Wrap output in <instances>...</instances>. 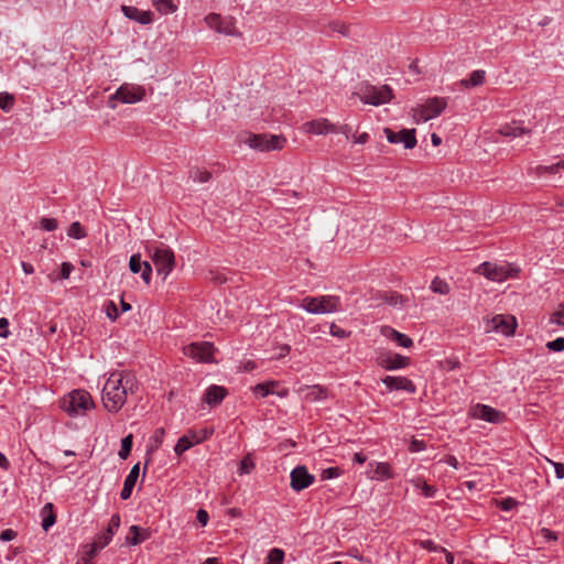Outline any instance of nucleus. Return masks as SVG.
<instances>
[{"label":"nucleus","mask_w":564,"mask_h":564,"mask_svg":"<svg viewBox=\"0 0 564 564\" xmlns=\"http://www.w3.org/2000/svg\"><path fill=\"white\" fill-rule=\"evenodd\" d=\"M138 381L132 372L117 370L110 373L102 388V404L110 413L119 412L128 394L135 393Z\"/></svg>","instance_id":"obj_1"},{"label":"nucleus","mask_w":564,"mask_h":564,"mask_svg":"<svg viewBox=\"0 0 564 564\" xmlns=\"http://www.w3.org/2000/svg\"><path fill=\"white\" fill-rule=\"evenodd\" d=\"M520 271L521 269L518 264L507 261H485L475 269L476 273L484 275L486 279L497 283H502L509 279L518 278Z\"/></svg>","instance_id":"obj_2"},{"label":"nucleus","mask_w":564,"mask_h":564,"mask_svg":"<svg viewBox=\"0 0 564 564\" xmlns=\"http://www.w3.org/2000/svg\"><path fill=\"white\" fill-rule=\"evenodd\" d=\"M147 250L155 267L156 273L165 280L175 267L173 250L163 243L149 246Z\"/></svg>","instance_id":"obj_3"},{"label":"nucleus","mask_w":564,"mask_h":564,"mask_svg":"<svg viewBox=\"0 0 564 564\" xmlns=\"http://www.w3.org/2000/svg\"><path fill=\"white\" fill-rule=\"evenodd\" d=\"M300 307L310 314H329L341 311V303L335 295L305 296Z\"/></svg>","instance_id":"obj_4"},{"label":"nucleus","mask_w":564,"mask_h":564,"mask_svg":"<svg viewBox=\"0 0 564 564\" xmlns=\"http://www.w3.org/2000/svg\"><path fill=\"white\" fill-rule=\"evenodd\" d=\"M93 406L91 395L85 390H73L61 400V408L70 416L84 415Z\"/></svg>","instance_id":"obj_5"},{"label":"nucleus","mask_w":564,"mask_h":564,"mask_svg":"<svg viewBox=\"0 0 564 564\" xmlns=\"http://www.w3.org/2000/svg\"><path fill=\"white\" fill-rule=\"evenodd\" d=\"M242 142L257 151H275L281 150L284 147L285 138L276 134L249 133Z\"/></svg>","instance_id":"obj_6"},{"label":"nucleus","mask_w":564,"mask_h":564,"mask_svg":"<svg viewBox=\"0 0 564 564\" xmlns=\"http://www.w3.org/2000/svg\"><path fill=\"white\" fill-rule=\"evenodd\" d=\"M357 95L364 104L380 106L391 100L392 90L387 85L377 87L367 84L359 89Z\"/></svg>","instance_id":"obj_7"},{"label":"nucleus","mask_w":564,"mask_h":564,"mask_svg":"<svg viewBox=\"0 0 564 564\" xmlns=\"http://www.w3.org/2000/svg\"><path fill=\"white\" fill-rule=\"evenodd\" d=\"M145 90L141 86H134L129 84L121 85L116 93L109 98V107L115 108V100H119L122 104H135L143 99Z\"/></svg>","instance_id":"obj_8"},{"label":"nucleus","mask_w":564,"mask_h":564,"mask_svg":"<svg viewBox=\"0 0 564 564\" xmlns=\"http://www.w3.org/2000/svg\"><path fill=\"white\" fill-rule=\"evenodd\" d=\"M214 351V345L209 341L191 343L183 347V354L197 362H213Z\"/></svg>","instance_id":"obj_9"},{"label":"nucleus","mask_w":564,"mask_h":564,"mask_svg":"<svg viewBox=\"0 0 564 564\" xmlns=\"http://www.w3.org/2000/svg\"><path fill=\"white\" fill-rule=\"evenodd\" d=\"M205 22L208 28L215 30L217 33L230 36L240 35V32L235 26L232 18L221 17L218 13H209L205 17Z\"/></svg>","instance_id":"obj_10"},{"label":"nucleus","mask_w":564,"mask_h":564,"mask_svg":"<svg viewBox=\"0 0 564 564\" xmlns=\"http://www.w3.org/2000/svg\"><path fill=\"white\" fill-rule=\"evenodd\" d=\"M376 362L382 369L393 371L406 368L410 365V358L397 352L384 351L377 356Z\"/></svg>","instance_id":"obj_11"},{"label":"nucleus","mask_w":564,"mask_h":564,"mask_svg":"<svg viewBox=\"0 0 564 564\" xmlns=\"http://www.w3.org/2000/svg\"><path fill=\"white\" fill-rule=\"evenodd\" d=\"M290 478V486L296 492L308 488L315 481L314 475L310 474L307 468L303 465L293 468Z\"/></svg>","instance_id":"obj_12"},{"label":"nucleus","mask_w":564,"mask_h":564,"mask_svg":"<svg viewBox=\"0 0 564 564\" xmlns=\"http://www.w3.org/2000/svg\"><path fill=\"white\" fill-rule=\"evenodd\" d=\"M470 416L474 419L482 420L489 423L498 424L503 422L506 415L505 413L487 405V404H476L469 411Z\"/></svg>","instance_id":"obj_13"},{"label":"nucleus","mask_w":564,"mask_h":564,"mask_svg":"<svg viewBox=\"0 0 564 564\" xmlns=\"http://www.w3.org/2000/svg\"><path fill=\"white\" fill-rule=\"evenodd\" d=\"M387 140L392 144L402 143L405 149H413L416 145L415 129H402L398 132L384 128Z\"/></svg>","instance_id":"obj_14"},{"label":"nucleus","mask_w":564,"mask_h":564,"mask_svg":"<svg viewBox=\"0 0 564 564\" xmlns=\"http://www.w3.org/2000/svg\"><path fill=\"white\" fill-rule=\"evenodd\" d=\"M490 330L500 333L505 336H511L516 332L517 321L511 315H496L491 318L488 325Z\"/></svg>","instance_id":"obj_15"},{"label":"nucleus","mask_w":564,"mask_h":564,"mask_svg":"<svg viewBox=\"0 0 564 564\" xmlns=\"http://www.w3.org/2000/svg\"><path fill=\"white\" fill-rule=\"evenodd\" d=\"M382 382L389 391H405L411 394L416 391L415 384L405 377L386 376Z\"/></svg>","instance_id":"obj_16"},{"label":"nucleus","mask_w":564,"mask_h":564,"mask_svg":"<svg viewBox=\"0 0 564 564\" xmlns=\"http://www.w3.org/2000/svg\"><path fill=\"white\" fill-rule=\"evenodd\" d=\"M366 474L368 478L379 481L393 478L391 466L388 463L382 462L369 463Z\"/></svg>","instance_id":"obj_17"},{"label":"nucleus","mask_w":564,"mask_h":564,"mask_svg":"<svg viewBox=\"0 0 564 564\" xmlns=\"http://www.w3.org/2000/svg\"><path fill=\"white\" fill-rule=\"evenodd\" d=\"M303 128H304L305 132L316 134V135L333 133L336 131V126L333 124L326 118H319V119L307 121L303 124Z\"/></svg>","instance_id":"obj_18"},{"label":"nucleus","mask_w":564,"mask_h":564,"mask_svg":"<svg viewBox=\"0 0 564 564\" xmlns=\"http://www.w3.org/2000/svg\"><path fill=\"white\" fill-rule=\"evenodd\" d=\"M129 268L132 273H141L142 280L149 284L152 278V267L148 261H142L139 253L132 254L129 261Z\"/></svg>","instance_id":"obj_19"},{"label":"nucleus","mask_w":564,"mask_h":564,"mask_svg":"<svg viewBox=\"0 0 564 564\" xmlns=\"http://www.w3.org/2000/svg\"><path fill=\"white\" fill-rule=\"evenodd\" d=\"M121 12L127 19L133 20L142 25H148L153 22V13L149 10L142 11L133 6H121Z\"/></svg>","instance_id":"obj_20"},{"label":"nucleus","mask_w":564,"mask_h":564,"mask_svg":"<svg viewBox=\"0 0 564 564\" xmlns=\"http://www.w3.org/2000/svg\"><path fill=\"white\" fill-rule=\"evenodd\" d=\"M278 386H279L278 381L269 380V381L256 384L252 388V391H253L254 395L258 397V398H267L270 394H276V395H279L281 398L286 397L288 395V390L284 389L282 391H275V388Z\"/></svg>","instance_id":"obj_21"},{"label":"nucleus","mask_w":564,"mask_h":564,"mask_svg":"<svg viewBox=\"0 0 564 564\" xmlns=\"http://www.w3.org/2000/svg\"><path fill=\"white\" fill-rule=\"evenodd\" d=\"M226 395H227L226 388H224L221 386L212 384L205 390L203 400L210 408H214V406L220 404Z\"/></svg>","instance_id":"obj_22"},{"label":"nucleus","mask_w":564,"mask_h":564,"mask_svg":"<svg viewBox=\"0 0 564 564\" xmlns=\"http://www.w3.org/2000/svg\"><path fill=\"white\" fill-rule=\"evenodd\" d=\"M446 108V101L444 98H432L426 101L422 110V117L426 121L442 113Z\"/></svg>","instance_id":"obj_23"},{"label":"nucleus","mask_w":564,"mask_h":564,"mask_svg":"<svg viewBox=\"0 0 564 564\" xmlns=\"http://www.w3.org/2000/svg\"><path fill=\"white\" fill-rule=\"evenodd\" d=\"M139 474H140V464L137 463L135 465L132 466V468L130 469V473L128 474V476L126 477V479L123 481V487L120 492V498L122 500H128L131 497L132 490H133L135 482L139 478Z\"/></svg>","instance_id":"obj_24"},{"label":"nucleus","mask_w":564,"mask_h":564,"mask_svg":"<svg viewBox=\"0 0 564 564\" xmlns=\"http://www.w3.org/2000/svg\"><path fill=\"white\" fill-rule=\"evenodd\" d=\"M150 538L151 532L149 529L133 524L129 528V533L126 536V544L135 546Z\"/></svg>","instance_id":"obj_25"},{"label":"nucleus","mask_w":564,"mask_h":564,"mask_svg":"<svg viewBox=\"0 0 564 564\" xmlns=\"http://www.w3.org/2000/svg\"><path fill=\"white\" fill-rule=\"evenodd\" d=\"M40 516L42 519L41 527L45 532H47L56 522V514L54 512L53 503H45L40 511Z\"/></svg>","instance_id":"obj_26"},{"label":"nucleus","mask_w":564,"mask_h":564,"mask_svg":"<svg viewBox=\"0 0 564 564\" xmlns=\"http://www.w3.org/2000/svg\"><path fill=\"white\" fill-rule=\"evenodd\" d=\"M530 132L531 130L524 128L522 124L516 121L505 124L500 128V133L508 138H518Z\"/></svg>","instance_id":"obj_27"},{"label":"nucleus","mask_w":564,"mask_h":564,"mask_svg":"<svg viewBox=\"0 0 564 564\" xmlns=\"http://www.w3.org/2000/svg\"><path fill=\"white\" fill-rule=\"evenodd\" d=\"M486 72L484 69L473 70L468 78L459 80V85L464 88H474L484 84Z\"/></svg>","instance_id":"obj_28"},{"label":"nucleus","mask_w":564,"mask_h":564,"mask_svg":"<svg viewBox=\"0 0 564 564\" xmlns=\"http://www.w3.org/2000/svg\"><path fill=\"white\" fill-rule=\"evenodd\" d=\"M561 170H564V161L562 160L551 165H536L532 169V173L539 177L543 175L552 176L558 173Z\"/></svg>","instance_id":"obj_29"},{"label":"nucleus","mask_w":564,"mask_h":564,"mask_svg":"<svg viewBox=\"0 0 564 564\" xmlns=\"http://www.w3.org/2000/svg\"><path fill=\"white\" fill-rule=\"evenodd\" d=\"M387 330L388 333H384V335L388 336L391 340L395 341L399 346L403 348L413 347L414 343L408 335L400 333L391 327H388Z\"/></svg>","instance_id":"obj_30"},{"label":"nucleus","mask_w":564,"mask_h":564,"mask_svg":"<svg viewBox=\"0 0 564 564\" xmlns=\"http://www.w3.org/2000/svg\"><path fill=\"white\" fill-rule=\"evenodd\" d=\"M198 444V440L193 438L192 432L181 436L174 446V452L177 456H181L184 452Z\"/></svg>","instance_id":"obj_31"},{"label":"nucleus","mask_w":564,"mask_h":564,"mask_svg":"<svg viewBox=\"0 0 564 564\" xmlns=\"http://www.w3.org/2000/svg\"><path fill=\"white\" fill-rule=\"evenodd\" d=\"M165 436V430L163 427H159L154 431L152 436L150 437V443L148 445V453L154 452L159 449V447L162 445L163 440Z\"/></svg>","instance_id":"obj_32"},{"label":"nucleus","mask_w":564,"mask_h":564,"mask_svg":"<svg viewBox=\"0 0 564 564\" xmlns=\"http://www.w3.org/2000/svg\"><path fill=\"white\" fill-rule=\"evenodd\" d=\"M153 7L161 13V14H170L177 10V6L174 4L173 0H154Z\"/></svg>","instance_id":"obj_33"},{"label":"nucleus","mask_w":564,"mask_h":564,"mask_svg":"<svg viewBox=\"0 0 564 564\" xmlns=\"http://www.w3.org/2000/svg\"><path fill=\"white\" fill-rule=\"evenodd\" d=\"M132 445H133V435L132 434H128L127 436H124L122 440H121V447L118 452V456L121 458V459H127L131 453V449H132Z\"/></svg>","instance_id":"obj_34"},{"label":"nucleus","mask_w":564,"mask_h":564,"mask_svg":"<svg viewBox=\"0 0 564 564\" xmlns=\"http://www.w3.org/2000/svg\"><path fill=\"white\" fill-rule=\"evenodd\" d=\"M306 398L312 401H322L327 398V389L319 384L312 386Z\"/></svg>","instance_id":"obj_35"},{"label":"nucleus","mask_w":564,"mask_h":564,"mask_svg":"<svg viewBox=\"0 0 564 564\" xmlns=\"http://www.w3.org/2000/svg\"><path fill=\"white\" fill-rule=\"evenodd\" d=\"M412 484L415 488L421 489L423 495L426 498H433V497H435V495L437 492V490L434 486L426 484L425 481H423L420 478L412 480Z\"/></svg>","instance_id":"obj_36"},{"label":"nucleus","mask_w":564,"mask_h":564,"mask_svg":"<svg viewBox=\"0 0 564 564\" xmlns=\"http://www.w3.org/2000/svg\"><path fill=\"white\" fill-rule=\"evenodd\" d=\"M189 177L194 182L206 183L210 180L212 174L208 171L199 170L198 167H193L189 170Z\"/></svg>","instance_id":"obj_37"},{"label":"nucleus","mask_w":564,"mask_h":564,"mask_svg":"<svg viewBox=\"0 0 564 564\" xmlns=\"http://www.w3.org/2000/svg\"><path fill=\"white\" fill-rule=\"evenodd\" d=\"M430 288L434 293H438V294H443V295L448 294L449 290H451L449 284L440 278L433 279Z\"/></svg>","instance_id":"obj_38"},{"label":"nucleus","mask_w":564,"mask_h":564,"mask_svg":"<svg viewBox=\"0 0 564 564\" xmlns=\"http://www.w3.org/2000/svg\"><path fill=\"white\" fill-rule=\"evenodd\" d=\"M382 300L393 307H401L404 302L403 296L397 292H386L382 295Z\"/></svg>","instance_id":"obj_39"},{"label":"nucleus","mask_w":564,"mask_h":564,"mask_svg":"<svg viewBox=\"0 0 564 564\" xmlns=\"http://www.w3.org/2000/svg\"><path fill=\"white\" fill-rule=\"evenodd\" d=\"M101 551L100 547H98V544L96 542H91L88 544H85L83 546L84 557L83 561L86 562L89 560V562H93V558L96 556V554Z\"/></svg>","instance_id":"obj_40"},{"label":"nucleus","mask_w":564,"mask_h":564,"mask_svg":"<svg viewBox=\"0 0 564 564\" xmlns=\"http://www.w3.org/2000/svg\"><path fill=\"white\" fill-rule=\"evenodd\" d=\"M14 101L13 95L7 91L0 93V109L3 111L9 112L13 108Z\"/></svg>","instance_id":"obj_41"},{"label":"nucleus","mask_w":564,"mask_h":564,"mask_svg":"<svg viewBox=\"0 0 564 564\" xmlns=\"http://www.w3.org/2000/svg\"><path fill=\"white\" fill-rule=\"evenodd\" d=\"M284 560V552L281 549L274 547L270 550L267 556V564H282Z\"/></svg>","instance_id":"obj_42"},{"label":"nucleus","mask_w":564,"mask_h":564,"mask_svg":"<svg viewBox=\"0 0 564 564\" xmlns=\"http://www.w3.org/2000/svg\"><path fill=\"white\" fill-rule=\"evenodd\" d=\"M120 523H121V519H120V516L118 513H115L111 516L109 522H108V525H107V529L105 530V532L112 536L116 534L117 530L119 529L120 527Z\"/></svg>","instance_id":"obj_43"},{"label":"nucleus","mask_w":564,"mask_h":564,"mask_svg":"<svg viewBox=\"0 0 564 564\" xmlns=\"http://www.w3.org/2000/svg\"><path fill=\"white\" fill-rule=\"evenodd\" d=\"M254 468V463L250 456H245L239 464L238 473L240 475H247L250 474L251 470Z\"/></svg>","instance_id":"obj_44"},{"label":"nucleus","mask_w":564,"mask_h":564,"mask_svg":"<svg viewBox=\"0 0 564 564\" xmlns=\"http://www.w3.org/2000/svg\"><path fill=\"white\" fill-rule=\"evenodd\" d=\"M67 234L74 239H82L86 236L84 228L78 221H75L69 226Z\"/></svg>","instance_id":"obj_45"},{"label":"nucleus","mask_w":564,"mask_h":564,"mask_svg":"<svg viewBox=\"0 0 564 564\" xmlns=\"http://www.w3.org/2000/svg\"><path fill=\"white\" fill-rule=\"evenodd\" d=\"M550 323L564 326V302L560 304L558 308L551 315Z\"/></svg>","instance_id":"obj_46"},{"label":"nucleus","mask_w":564,"mask_h":564,"mask_svg":"<svg viewBox=\"0 0 564 564\" xmlns=\"http://www.w3.org/2000/svg\"><path fill=\"white\" fill-rule=\"evenodd\" d=\"M329 333L332 336L339 339H345L350 335V332L345 330L344 328L337 326L335 323L329 324Z\"/></svg>","instance_id":"obj_47"},{"label":"nucleus","mask_w":564,"mask_h":564,"mask_svg":"<svg viewBox=\"0 0 564 564\" xmlns=\"http://www.w3.org/2000/svg\"><path fill=\"white\" fill-rule=\"evenodd\" d=\"M40 227L45 231H54L58 227V223L55 218L44 217L40 221Z\"/></svg>","instance_id":"obj_48"},{"label":"nucleus","mask_w":564,"mask_h":564,"mask_svg":"<svg viewBox=\"0 0 564 564\" xmlns=\"http://www.w3.org/2000/svg\"><path fill=\"white\" fill-rule=\"evenodd\" d=\"M105 311H106V315L111 321H116L119 317V315H120V313L118 311V307H117V305H116V303L113 301H108L107 302Z\"/></svg>","instance_id":"obj_49"},{"label":"nucleus","mask_w":564,"mask_h":564,"mask_svg":"<svg viewBox=\"0 0 564 564\" xmlns=\"http://www.w3.org/2000/svg\"><path fill=\"white\" fill-rule=\"evenodd\" d=\"M517 506H518V501L511 497H507L498 503V507L502 511H507V512L513 510Z\"/></svg>","instance_id":"obj_50"},{"label":"nucleus","mask_w":564,"mask_h":564,"mask_svg":"<svg viewBox=\"0 0 564 564\" xmlns=\"http://www.w3.org/2000/svg\"><path fill=\"white\" fill-rule=\"evenodd\" d=\"M546 348L552 351H563L564 350V337H557L554 340L546 343Z\"/></svg>","instance_id":"obj_51"},{"label":"nucleus","mask_w":564,"mask_h":564,"mask_svg":"<svg viewBox=\"0 0 564 564\" xmlns=\"http://www.w3.org/2000/svg\"><path fill=\"white\" fill-rule=\"evenodd\" d=\"M112 540V536L108 535L105 531L99 532L96 536L94 542L98 544V547L101 550L106 547Z\"/></svg>","instance_id":"obj_52"},{"label":"nucleus","mask_w":564,"mask_h":564,"mask_svg":"<svg viewBox=\"0 0 564 564\" xmlns=\"http://www.w3.org/2000/svg\"><path fill=\"white\" fill-rule=\"evenodd\" d=\"M213 429H203L199 433L192 432L193 438L198 440V444L207 440L213 434Z\"/></svg>","instance_id":"obj_53"},{"label":"nucleus","mask_w":564,"mask_h":564,"mask_svg":"<svg viewBox=\"0 0 564 564\" xmlns=\"http://www.w3.org/2000/svg\"><path fill=\"white\" fill-rule=\"evenodd\" d=\"M339 474H340V471L337 467H329L322 471V479L323 480L333 479V478L338 477Z\"/></svg>","instance_id":"obj_54"},{"label":"nucleus","mask_w":564,"mask_h":564,"mask_svg":"<svg viewBox=\"0 0 564 564\" xmlns=\"http://www.w3.org/2000/svg\"><path fill=\"white\" fill-rule=\"evenodd\" d=\"M74 267L72 263L69 262H63L62 265H61V272H59V276L61 279L63 280H66L69 278L72 271H73Z\"/></svg>","instance_id":"obj_55"},{"label":"nucleus","mask_w":564,"mask_h":564,"mask_svg":"<svg viewBox=\"0 0 564 564\" xmlns=\"http://www.w3.org/2000/svg\"><path fill=\"white\" fill-rule=\"evenodd\" d=\"M547 462L554 467L555 476L557 479L564 478V464L563 463H556L551 459H547Z\"/></svg>","instance_id":"obj_56"},{"label":"nucleus","mask_w":564,"mask_h":564,"mask_svg":"<svg viewBox=\"0 0 564 564\" xmlns=\"http://www.w3.org/2000/svg\"><path fill=\"white\" fill-rule=\"evenodd\" d=\"M10 336L9 321L6 317L0 318V337L8 338Z\"/></svg>","instance_id":"obj_57"},{"label":"nucleus","mask_w":564,"mask_h":564,"mask_svg":"<svg viewBox=\"0 0 564 564\" xmlns=\"http://www.w3.org/2000/svg\"><path fill=\"white\" fill-rule=\"evenodd\" d=\"M17 536V532L12 529H6L1 532L0 534V540L2 542H9V541H12L13 539H15Z\"/></svg>","instance_id":"obj_58"},{"label":"nucleus","mask_w":564,"mask_h":564,"mask_svg":"<svg viewBox=\"0 0 564 564\" xmlns=\"http://www.w3.org/2000/svg\"><path fill=\"white\" fill-rule=\"evenodd\" d=\"M196 519L203 527H205L208 523L209 514L206 510L199 509L196 513Z\"/></svg>","instance_id":"obj_59"},{"label":"nucleus","mask_w":564,"mask_h":564,"mask_svg":"<svg viewBox=\"0 0 564 564\" xmlns=\"http://www.w3.org/2000/svg\"><path fill=\"white\" fill-rule=\"evenodd\" d=\"M350 132H351V128L348 124H343L339 127L336 126V131L334 133H341L346 138H349Z\"/></svg>","instance_id":"obj_60"},{"label":"nucleus","mask_w":564,"mask_h":564,"mask_svg":"<svg viewBox=\"0 0 564 564\" xmlns=\"http://www.w3.org/2000/svg\"><path fill=\"white\" fill-rule=\"evenodd\" d=\"M370 139V135L367 132H362L357 137H354V142L358 144H365Z\"/></svg>","instance_id":"obj_61"},{"label":"nucleus","mask_w":564,"mask_h":564,"mask_svg":"<svg viewBox=\"0 0 564 564\" xmlns=\"http://www.w3.org/2000/svg\"><path fill=\"white\" fill-rule=\"evenodd\" d=\"M0 468L8 470L10 468V462L3 453H0Z\"/></svg>","instance_id":"obj_62"},{"label":"nucleus","mask_w":564,"mask_h":564,"mask_svg":"<svg viewBox=\"0 0 564 564\" xmlns=\"http://www.w3.org/2000/svg\"><path fill=\"white\" fill-rule=\"evenodd\" d=\"M21 268L25 274H32L34 272V268L31 263L22 261Z\"/></svg>","instance_id":"obj_63"},{"label":"nucleus","mask_w":564,"mask_h":564,"mask_svg":"<svg viewBox=\"0 0 564 564\" xmlns=\"http://www.w3.org/2000/svg\"><path fill=\"white\" fill-rule=\"evenodd\" d=\"M446 464L449 465L451 467L455 468V469L459 468V463H458V460H457V458L455 456H448L446 458Z\"/></svg>","instance_id":"obj_64"}]
</instances>
